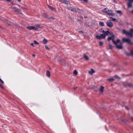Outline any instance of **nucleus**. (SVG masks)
<instances>
[{"mask_svg": "<svg viewBox=\"0 0 133 133\" xmlns=\"http://www.w3.org/2000/svg\"><path fill=\"white\" fill-rule=\"evenodd\" d=\"M122 31L128 37H131L133 36V29H131L130 32L127 31L125 30H123Z\"/></svg>", "mask_w": 133, "mask_h": 133, "instance_id": "1", "label": "nucleus"}, {"mask_svg": "<svg viewBox=\"0 0 133 133\" xmlns=\"http://www.w3.org/2000/svg\"><path fill=\"white\" fill-rule=\"evenodd\" d=\"M122 41L124 43H127L129 44H132L131 41L129 39L125 37H123L122 38Z\"/></svg>", "mask_w": 133, "mask_h": 133, "instance_id": "2", "label": "nucleus"}, {"mask_svg": "<svg viewBox=\"0 0 133 133\" xmlns=\"http://www.w3.org/2000/svg\"><path fill=\"white\" fill-rule=\"evenodd\" d=\"M133 0H128L127 6L129 8L132 7L133 6Z\"/></svg>", "mask_w": 133, "mask_h": 133, "instance_id": "3", "label": "nucleus"}, {"mask_svg": "<svg viewBox=\"0 0 133 133\" xmlns=\"http://www.w3.org/2000/svg\"><path fill=\"white\" fill-rule=\"evenodd\" d=\"M113 42L116 45V48L118 49H122L123 47L122 45V44H121L120 45H118L117 44V43H116V42L114 40H113Z\"/></svg>", "mask_w": 133, "mask_h": 133, "instance_id": "4", "label": "nucleus"}, {"mask_svg": "<svg viewBox=\"0 0 133 133\" xmlns=\"http://www.w3.org/2000/svg\"><path fill=\"white\" fill-rule=\"evenodd\" d=\"M107 24V26L111 28L113 26V24L110 20L108 21Z\"/></svg>", "mask_w": 133, "mask_h": 133, "instance_id": "5", "label": "nucleus"}, {"mask_svg": "<svg viewBox=\"0 0 133 133\" xmlns=\"http://www.w3.org/2000/svg\"><path fill=\"white\" fill-rule=\"evenodd\" d=\"M12 9L16 12H17L18 13L20 12V10L18 9L15 7H13L11 8Z\"/></svg>", "mask_w": 133, "mask_h": 133, "instance_id": "6", "label": "nucleus"}, {"mask_svg": "<svg viewBox=\"0 0 133 133\" xmlns=\"http://www.w3.org/2000/svg\"><path fill=\"white\" fill-rule=\"evenodd\" d=\"M115 36L114 35H112L111 37H110L108 38V41H110L111 39H112V42H113V40L114 41L115 38Z\"/></svg>", "mask_w": 133, "mask_h": 133, "instance_id": "7", "label": "nucleus"}, {"mask_svg": "<svg viewBox=\"0 0 133 133\" xmlns=\"http://www.w3.org/2000/svg\"><path fill=\"white\" fill-rule=\"evenodd\" d=\"M48 8L51 10H52L55 12H57L56 10V9L51 6H50L48 5Z\"/></svg>", "mask_w": 133, "mask_h": 133, "instance_id": "8", "label": "nucleus"}, {"mask_svg": "<svg viewBox=\"0 0 133 133\" xmlns=\"http://www.w3.org/2000/svg\"><path fill=\"white\" fill-rule=\"evenodd\" d=\"M108 14L111 15L112 16H114L115 15V14L114 13H112V11L111 10H109V11H108L107 13Z\"/></svg>", "mask_w": 133, "mask_h": 133, "instance_id": "9", "label": "nucleus"}, {"mask_svg": "<svg viewBox=\"0 0 133 133\" xmlns=\"http://www.w3.org/2000/svg\"><path fill=\"white\" fill-rule=\"evenodd\" d=\"M26 28L29 30L33 29L34 30H35V28L34 26H27L26 27Z\"/></svg>", "mask_w": 133, "mask_h": 133, "instance_id": "10", "label": "nucleus"}, {"mask_svg": "<svg viewBox=\"0 0 133 133\" xmlns=\"http://www.w3.org/2000/svg\"><path fill=\"white\" fill-rule=\"evenodd\" d=\"M104 87L101 86L100 87V88L99 89V91L102 93L103 92V90L104 89Z\"/></svg>", "mask_w": 133, "mask_h": 133, "instance_id": "11", "label": "nucleus"}, {"mask_svg": "<svg viewBox=\"0 0 133 133\" xmlns=\"http://www.w3.org/2000/svg\"><path fill=\"white\" fill-rule=\"evenodd\" d=\"M34 27L35 28V30L37 29L38 28H40L41 27L40 25L38 24L36 25Z\"/></svg>", "mask_w": 133, "mask_h": 133, "instance_id": "12", "label": "nucleus"}, {"mask_svg": "<svg viewBox=\"0 0 133 133\" xmlns=\"http://www.w3.org/2000/svg\"><path fill=\"white\" fill-rule=\"evenodd\" d=\"M47 40L45 38H44L42 41L43 43L44 44H45L47 43Z\"/></svg>", "mask_w": 133, "mask_h": 133, "instance_id": "13", "label": "nucleus"}, {"mask_svg": "<svg viewBox=\"0 0 133 133\" xmlns=\"http://www.w3.org/2000/svg\"><path fill=\"white\" fill-rule=\"evenodd\" d=\"M46 75L49 77H50V73L49 70L47 71L46 73Z\"/></svg>", "mask_w": 133, "mask_h": 133, "instance_id": "14", "label": "nucleus"}, {"mask_svg": "<svg viewBox=\"0 0 133 133\" xmlns=\"http://www.w3.org/2000/svg\"><path fill=\"white\" fill-rule=\"evenodd\" d=\"M103 11L104 12L107 13L108 11H109V10L107 8L104 9L103 10Z\"/></svg>", "mask_w": 133, "mask_h": 133, "instance_id": "15", "label": "nucleus"}, {"mask_svg": "<svg viewBox=\"0 0 133 133\" xmlns=\"http://www.w3.org/2000/svg\"><path fill=\"white\" fill-rule=\"evenodd\" d=\"M95 72V71L92 69H91L90 71H89V73L91 75L92 74Z\"/></svg>", "mask_w": 133, "mask_h": 133, "instance_id": "16", "label": "nucleus"}, {"mask_svg": "<svg viewBox=\"0 0 133 133\" xmlns=\"http://www.w3.org/2000/svg\"><path fill=\"white\" fill-rule=\"evenodd\" d=\"M101 38H104L105 37V35L104 34H102L100 35Z\"/></svg>", "mask_w": 133, "mask_h": 133, "instance_id": "17", "label": "nucleus"}, {"mask_svg": "<svg viewBox=\"0 0 133 133\" xmlns=\"http://www.w3.org/2000/svg\"><path fill=\"white\" fill-rule=\"evenodd\" d=\"M99 25L102 26H103L104 25V23L102 22H99Z\"/></svg>", "mask_w": 133, "mask_h": 133, "instance_id": "18", "label": "nucleus"}, {"mask_svg": "<svg viewBox=\"0 0 133 133\" xmlns=\"http://www.w3.org/2000/svg\"><path fill=\"white\" fill-rule=\"evenodd\" d=\"M121 42L120 40L119 39H117L116 42V43H117V44L118 43H119L121 44H122V43L121 42Z\"/></svg>", "mask_w": 133, "mask_h": 133, "instance_id": "19", "label": "nucleus"}, {"mask_svg": "<svg viewBox=\"0 0 133 133\" xmlns=\"http://www.w3.org/2000/svg\"><path fill=\"white\" fill-rule=\"evenodd\" d=\"M84 58L87 60H88L89 59L88 57L86 55H84Z\"/></svg>", "mask_w": 133, "mask_h": 133, "instance_id": "20", "label": "nucleus"}, {"mask_svg": "<svg viewBox=\"0 0 133 133\" xmlns=\"http://www.w3.org/2000/svg\"><path fill=\"white\" fill-rule=\"evenodd\" d=\"M6 23L9 25H11L12 24V23L10 22L9 21H7L6 22Z\"/></svg>", "mask_w": 133, "mask_h": 133, "instance_id": "21", "label": "nucleus"}, {"mask_svg": "<svg viewBox=\"0 0 133 133\" xmlns=\"http://www.w3.org/2000/svg\"><path fill=\"white\" fill-rule=\"evenodd\" d=\"M117 13L118 14H120L121 15L122 14V12L120 10H118L117 11Z\"/></svg>", "mask_w": 133, "mask_h": 133, "instance_id": "22", "label": "nucleus"}, {"mask_svg": "<svg viewBox=\"0 0 133 133\" xmlns=\"http://www.w3.org/2000/svg\"><path fill=\"white\" fill-rule=\"evenodd\" d=\"M114 79L113 78H111L110 79H108V80L110 82H112L114 81Z\"/></svg>", "mask_w": 133, "mask_h": 133, "instance_id": "23", "label": "nucleus"}, {"mask_svg": "<svg viewBox=\"0 0 133 133\" xmlns=\"http://www.w3.org/2000/svg\"><path fill=\"white\" fill-rule=\"evenodd\" d=\"M62 2L64 3L67 4L68 3V1L67 0H64L62 1Z\"/></svg>", "mask_w": 133, "mask_h": 133, "instance_id": "24", "label": "nucleus"}, {"mask_svg": "<svg viewBox=\"0 0 133 133\" xmlns=\"http://www.w3.org/2000/svg\"><path fill=\"white\" fill-rule=\"evenodd\" d=\"M109 48L110 49H112L113 48V46L112 45H111L110 44H109Z\"/></svg>", "mask_w": 133, "mask_h": 133, "instance_id": "25", "label": "nucleus"}, {"mask_svg": "<svg viewBox=\"0 0 133 133\" xmlns=\"http://www.w3.org/2000/svg\"><path fill=\"white\" fill-rule=\"evenodd\" d=\"M73 73L74 74L76 75L77 74V72L76 70H74V71Z\"/></svg>", "mask_w": 133, "mask_h": 133, "instance_id": "26", "label": "nucleus"}, {"mask_svg": "<svg viewBox=\"0 0 133 133\" xmlns=\"http://www.w3.org/2000/svg\"><path fill=\"white\" fill-rule=\"evenodd\" d=\"M96 38L98 39H101V37L100 36H96Z\"/></svg>", "mask_w": 133, "mask_h": 133, "instance_id": "27", "label": "nucleus"}, {"mask_svg": "<svg viewBox=\"0 0 133 133\" xmlns=\"http://www.w3.org/2000/svg\"><path fill=\"white\" fill-rule=\"evenodd\" d=\"M110 18H111L112 19V20L116 22V20L115 18H112L111 17Z\"/></svg>", "mask_w": 133, "mask_h": 133, "instance_id": "28", "label": "nucleus"}, {"mask_svg": "<svg viewBox=\"0 0 133 133\" xmlns=\"http://www.w3.org/2000/svg\"><path fill=\"white\" fill-rule=\"evenodd\" d=\"M109 32L108 31H107L105 32V34L107 35H108L109 34Z\"/></svg>", "mask_w": 133, "mask_h": 133, "instance_id": "29", "label": "nucleus"}, {"mask_svg": "<svg viewBox=\"0 0 133 133\" xmlns=\"http://www.w3.org/2000/svg\"><path fill=\"white\" fill-rule=\"evenodd\" d=\"M99 44L100 46H102L103 45V43L102 42L100 41L99 42Z\"/></svg>", "mask_w": 133, "mask_h": 133, "instance_id": "30", "label": "nucleus"}, {"mask_svg": "<svg viewBox=\"0 0 133 133\" xmlns=\"http://www.w3.org/2000/svg\"><path fill=\"white\" fill-rule=\"evenodd\" d=\"M43 16L45 18H46L47 17V15L45 14H44L43 15Z\"/></svg>", "mask_w": 133, "mask_h": 133, "instance_id": "31", "label": "nucleus"}, {"mask_svg": "<svg viewBox=\"0 0 133 133\" xmlns=\"http://www.w3.org/2000/svg\"><path fill=\"white\" fill-rule=\"evenodd\" d=\"M34 43L36 45H37L39 44V43L36 41H34Z\"/></svg>", "mask_w": 133, "mask_h": 133, "instance_id": "32", "label": "nucleus"}, {"mask_svg": "<svg viewBox=\"0 0 133 133\" xmlns=\"http://www.w3.org/2000/svg\"><path fill=\"white\" fill-rule=\"evenodd\" d=\"M45 48L46 49H47V50H49V47L45 45Z\"/></svg>", "mask_w": 133, "mask_h": 133, "instance_id": "33", "label": "nucleus"}, {"mask_svg": "<svg viewBox=\"0 0 133 133\" xmlns=\"http://www.w3.org/2000/svg\"><path fill=\"white\" fill-rule=\"evenodd\" d=\"M125 54L127 55V56H130V55L131 54H131H130V53H128V52H126L125 53Z\"/></svg>", "mask_w": 133, "mask_h": 133, "instance_id": "34", "label": "nucleus"}, {"mask_svg": "<svg viewBox=\"0 0 133 133\" xmlns=\"http://www.w3.org/2000/svg\"><path fill=\"white\" fill-rule=\"evenodd\" d=\"M114 77L115 78H117L118 79H120V78L117 75H115Z\"/></svg>", "mask_w": 133, "mask_h": 133, "instance_id": "35", "label": "nucleus"}, {"mask_svg": "<svg viewBox=\"0 0 133 133\" xmlns=\"http://www.w3.org/2000/svg\"><path fill=\"white\" fill-rule=\"evenodd\" d=\"M131 54L132 55H133V50H131Z\"/></svg>", "mask_w": 133, "mask_h": 133, "instance_id": "36", "label": "nucleus"}, {"mask_svg": "<svg viewBox=\"0 0 133 133\" xmlns=\"http://www.w3.org/2000/svg\"><path fill=\"white\" fill-rule=\"evenodd\" d=\"M0 81L2 83H4L3 81L1 79V78H0Z\"/></svg>", "mask_w": 133, "mask_h": 133, "instance_id": "37", "label": "nucleus"}, {"mask_svg": "<svg viewBox=\"0 0 133 133\" xmlns=\"http://www.w3.org/2000/svg\"><path fill=\"white\" fill-rule=\"evenodd\" d=\"M58 60H59L58 61H59L61 60H62L61 58L59 57H58V59H57Z\"/></svg>", "mask_w": 133, "mask_h": 133, "instance_id": "38", "label": "nucleus"}, {"mask_svg": "<svg viewBox=\"0 0 133 133\" xmlns=\"http://www.w3.org/2000/svg\"><path fill=\"white\" fill-rule=\"evenodd\" d=\"M78 32L80 33H82V34H83V31H78Z\"/></svg>", "mask_w": 133, "mask_h": 133, "instance_id": "39", "label": "nucleus"}, {"mask_svg": "<svg viewBox=\"0 0 133 133\" xmlns=\"http://www.w3.org/2000/svg\"><path fill=\"white\" fill-rule=\"evenodd\" d=\"M30 45L32 46H34V44L32 43H31Z\"/></svg>", "mask_w": 133, "mask_h": 133, "instance_id": "40", "label": "nucleus"}, {"mask_svg": "<svg viewBox=\"0 0 133 133\" xmlns=\"http://www.w3.org/2000/svg\"><path fill=\"white\" fill-rule=\"evenodd\" d=\"M114 2L115 3H117V2L115 0H113Z\"/></svg>", "mask_w": 133, "mask_h": 133, "instance_id": "41", "label": "nucleus"}, {"mask_svg": "<svg viewBox=\"0 0 133 133\" xmlns=\"http://www.w3.org/2000/svg\"><path fill=\"white\" fill-rule=\"evenodd\" d=\"M77 88V87H75V88H74L73 89H74L75 90V89H76Z\"/></svg>", "mask_w": 133, "mask_h": 133, "instance_id": "42", "label": "nucleus"}, {"mask_svg": "<svg viewBox=\"0 0 133 133\" xmlns=\"http://www.w3.org/2000/svg\"><path fill=\"white\" fill-rule=\"evenodd\" d=\"M125 108H126L127 109V110H128V109H129V108H128V107H125Z\"/></svg>", "mask_w": 133, "mask_h": 133, "instance_id": "43", "label": "nucleus"}, {"mask_svg": "<svg viewBox=\"0 0 133 133\" xmlns=\"http://www.w3.org/2000/svg\"><path fill=\"white\" fill-rule=\"evenodd\" d=\"M32 56H34V57H35V55H34V54H32Z\"/></svg>", "mask_w": 133, "mask_h": 133, "instance_id": "44", "label": "nucleus"}, {"mask_svg": "<svg viewBox=\"0 0 133 133\" xmlns=\"http://www.w3.org/2000/svg\"><path fill=\"white\" fill-rule=\"evenodd\" d=\"M105 31L104 30H103V31H102V32L104 33L105 34Z\"/></svg>", "mask_w": 133, "mask_h": 133, "instance_id": "45", "label": "nucleus"}, {"mask_svg": "<svg viewBox=\"0 0 133 133\" xmlns=\"http://www.w3.org/2000/svg\"><path fill=\"white\" fill-rule=\"evenodd\" d=\"M131 120L132 121H133V117H132L131 118Z\"/></svg>", "mask_w": 133, "mask_h": 133, "instance_id": "46", "label": "nucleus"}, {"mask_svg": "<svg viewBox=\"0 0 133 133\" xmlns=\"http://www.w3.org/2000/svg\"><path fill=\"white\" fill-rule=\"evenodd\" d=\"M131 12L133 14V10H132Z\"/></svg>", "mask_w": 133, "mask_h": 133, "instance_id": "47", "label": "nucleus"}, {"mask_svg": "<svg viewBox=\"0 0 133 133\" xmlns=\"http://www.w3.org/2000/svg\"><path fill=\"white\" fill-rule=\"evenodd\" d=\"M74 10V9H71V11H73V10Z\"/></svg>", "mask_w": 133, "mask_h": 133, "instance_id": "48", "label": "nucleus"}]
</instances>
